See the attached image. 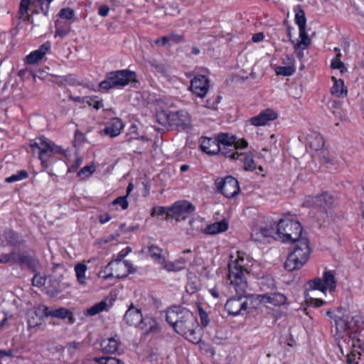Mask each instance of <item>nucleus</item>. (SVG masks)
Returning <instances> with one entry per match:
<instances>
[{
    "mask_svg": "<svg viewBox=\"0 0 364 364\" xmlns=\"http://www.w3.org/2000/svg\"><path fill=\"white\" fill-rule=\"evenodd\" d=\"M45 279L39 274H36L32 279V284L36 287H41L44 285Z\"/></svg>",
    "mask_w": 364,
    "mask_h": 364,
    "instance_id": "obj_54",
    "label": "nucleus"
},
{
    "mask_svg": "<svg viewBox=\"0 0 364 364\" xmlns=\"http://www.w3.org/2000/svg\"><path fill=\"white\" fill-rule=\"evenodd\" d=\"M108 267V264L105 267V269L101 271L100 274V276L105 280H107L109 279L114 277V270L111 267L109 269H107Z\"/></svg>",
    "mask_w": 364,
    "mask_h": 364,
    "instance_id": "obj_52",
    "label": "nucleus"
},
{
    "mask_svg": "<svg viewBox=\"0 0 364 364\" xmlns=\"http://www.w3.org/2000/svg\"><path fill=\"white\" fill-rule=\"evenodd\" d=\"M262 284L263 286L267 284L269 288L272 290L274 289L276 287L274 279L269 277L264 278L262 281Z\"/></svg>",
    "mask_w": 364,
    "mask_h": 364,
    "instance_id": "obj_55",
    "label": "nucleus"
},
{
    "mask_svg": "<svg viewBox=\"0 0 364 364\" xmlns=\"http://www.w3.org/2000/svg\"><path fill=\"white\" fill-rule=\"evenodd\" d=\"M200 147L201 150L208 155H215L219 154L220 146L215 138H209L201 136L199 139Z\"/></svg>",
    "mask_w": 364,
    "mask_h": 364,
    "instance_id": "obj_20",
    "label": "nucleus"
},
{
    "mask_svg": "<svg viewBox=\"0 0 364 364\" xmlns=\"http://www.w3.org/2000/svg\"><path fill=\"white\" fill-rule=\"evenodd\" d=\"M136 328L141 330L144 333L148 334L149 333L156 331L158 329V324L156 320L152 318L142 317L141 323Z\"/></svg>",
    "mask_w": 364,
    "mask_h": 364,
    "instance_id": "obj_28",
    "label": "nucleus"
},
{
    "mask_svg": "<svg viewBox=\"0 0 364 364\" xmlns=\"http://www.w3.org/2000/svg\"><path fill=\"white\" fill-rule=\"evenodd\" d=\"M237 295V296L229 299L225 303V309L229 315L243 314L242 311H246L247 309V302L244 299V294Z\"/></svg>",
    "mask_w": 364,
    "mask_h": 364,
    "instance_id": "obj_15",
    "label": "nucleus"
},
{
    "mask_svg": "<svg viewBox=\"0 0 364 364\" xmlns=\"http://www.w3.org/2000/svg\"><path fill=\"white\" fill-rule=\"evenodd\" d=\"M122 128V122L119 118H114L105 127V133L111 137H114L120 134Z\"/></svg>",
    "mask_w": 364,
    "mask_h": 364,
    "instance_id": "obj_27",
    "label": "nucleus"
},
{
    "mask_svg": "<svg viewBox=\"0 0 364 364\" xmlns=\"http://www.w3.org/2000/svg\"><path fill=\"white\" fill-rule=\"evenodd\" d=\"M75 12L70 8H64L60 11L59 16L61 18L70 20L74 17Z\"/></svg>",
    "mask_w": 364,
    "mask_h": 364,
    "instance_id": "obj_47",
    "label": "nucleus"
},
{
    "mask_svg": "<svg viewBox=\"0 0 364 364\" xmlns=\"http://www.w3.org/2000/svg\"><path fill=\"white\" fill-rule=\"evenodd\" d=\"M332 80L334 82L333 87L331 89L332 95L338 97H344L347 94V90L344 85L343 80H336L335 77H332Z\"/></svg>",
    "mask_w": 364,
    "mask_h": 364,
    "instance_id": "obj_34",
    "label": "nucleus"
},
{
    "mask_svg": "<svg viewBox=\"0 0 364 364\" xmlns=\"http://www.w3.org/2000/svg\"><path fill=\"white\" fill-rule=\"evenodd\" d=\"M302 228L297 221L281 219L277 224V234L284 242H294L301 237Z\"/></svg>",
    "mask_w": 364,
    "mask_h": 364,
    "instance_id": "obj_10",
    "label": "nucleus"
},
{
    "mask_svg": "<svg viewBox=\"0 0 364 364\" xmlns=\"http://www.w3.org/2000/svg\"><path fill=\"white\" fill-rule=\"evenodd\" d=\"M28 173L26 171L21 170V171H18L17 173L13 174L10 177L6 178V181L7 183H12V182H15L17 181H21L22 179L26 178L28 177Z\"/></svg>",
    "mask_w": 364,
    "mask_h": 364,
    "instance_id": "obj_44",
    "label": "nucleus"
},
{
    "mask_svg": "<svg viewBox=\"0 0 364 364\" xmlns=\"http://www.w3.org/2000/svg\"><path fill=\"white\" fill-rule=\"evenodd\" d=\"M50 46L48 42L43 44L39 49L36 50L33 52H31L26 57V61L28 64H35L37 62H38L40 60H41L48 50L50 49Z\"/></svg>",
    "mask_w": 364,
    "mask_h": 364,
    "instance_id": "obj_26",
    "label": "nucleus"
},
{
    "mask_svg": "<svg viewBox=\"0 0 364 364\" xmlns=\"http://www.w3.org/2000/svg\"><path fill=\"white\" fill-rule=\"evenodd\" d=\"M186 260L183 258L178 259L173 262H166L162 259L161 264L168 272H178L185 268Z\"/></svg>",
    "mask_w": 364,
    "mask_h": 364,
    "instance_id": "obj_32",
    "label": "nucleus"
},
{
    "mask_svg": "<svg viewBox=\"0 0 364 364\" xmlns=\"http://www.w3.org/2000/svg\"><path fill=\"white\" fill-rule=\"evenodd\" d=\"M42 315H38L37 311H30L28 314V326L29 328L38 326L42 322Z\"/></svg>",
    "mask_w": 364,
    "mask_h": 364,
    "instance_id": "obj_38",
    "label": "nucleus"
},
{
    "mask_svg": "<svg viewBox=\"0 0 364 364\" xmlns=\"http://www.w3.org/2000/svg\"><path fill=\"white\" fill-rule=\"evenodd\" d=\"M93 360L98 364H124L120 359L114 357H95Z\"/></svg>",
    "mask_w": 364,
    "mask_h": 364,
    "instance_id": "obj_41",
    "label": "nucleus"
},
{
    "mask_svg": "<svg viewBox=\"0 0 364 364\" xmlns=\"http://www.w3.org/2000/svg\"><path fill=\"white\" fill-rule=\"evenodd\" d=\"M29 145L33 155L36 150H38V159L43 166H47L46 161L48 158L55 154L60 153L61 151L59 146L43 136L31 140Z\"/></svg>",
    "mask_w": 364,
    "mask_h": 364,
    "instance_id": "obj_9",
    "label": "nucleus"
},
{
    "mask_svg": "<svg viewBox=\"0 0 364 364\" xmlns=\"http://www.w3.org/2000/svg\"><path fill=\"white\" fill-rule=\"evenodd\" d=\"M228 228V223L225 220L214 223L205 228V233L215 235L226 231Z\"/></svg>",
    "mask_w": 364,
    "mask_h": 364,
    "instance_id": "obj_33",
    "label": "nucleus"
},
{
    "mask_svg": "<svg viewBox=\"0 0 364 364\" xmlns=\"http://www.w3.org/2000/svg\"><path fill=\"white\" fill-rule=\"evenodd\" d=\"M21 243V240H20L18 235L13 230H6L0 236V245L3 247H16L20 245Z\"/></svg>",
    "mask_w": 364,
    "mask_h": 364,
    "instance_id": "obj_25",
    "label": "nucleus"
},
{
    "mask_svg": "<svg viewBox=\"0 0 364 364\" xmlns=\"http://www.w3.org/2000/svg\"><path fill=\"white\" fill-rule=\"evenodd\" d=\"M113 205H119L122 210L127 209L129 206L128 201L127 200V196H119L112 201Z\"/></svg>",
    "mask_w": 364,
    "mask_h": 364,
    "instance_id": "obj_48",
    "label": "nucleus"
},
{
    "mask_svg": "<svg viewBox=\"0 0 364 364\" xmlns=\"http://www.w3.org/2000/svg\"><path fill=\"white\" fill-rule=\"evenodd\" d=\"M107 310V303L105 301H101L100 302L95 304L90 308L87 309L85 312V316H93L103 311Z\"/></svg>",
    "mask_w": 364,
    "mask_h": 364,
    "instance_id": "obj_37",
    "label": "nucleus"
},
{
    "mask_svg": "<svg viewBox=\"0 0 364 364\" xmlns=\"http://www.w3.org/2000/svg\"><path fill=\"white\" fill-rule=\"evenodd\" d=\"M142 317L141 311L132 305L126 311L124 318L129 326L137 327L141 323Z\"/></svg>",
    "mask_w": 364,
    "mask_h": 364,
    "instance_id": "obj_24",
    "label": "nucleus"
},
{
    "mask_svg": "<svg viewBox=\"0 0 364 364\" xmlns=\"http://www.w3.org/2000/svg\"><path fill=\"white\" fill-rule=\"evenodd\" d=\"M331 67L333 69L340 70L341 73H343L347 71V68H346L344 63L341 60H336L333 59L331 63Z\"/></svg>",
    "mask_w": 364,
    "mask_h": 364,
    "instance_id": "obj_49",
    "label": "nucleus"
},
{
    "mask_svg": "<svg viewBox=\"0 0 364 364\" xmlns=\"http://www.w3.org/2000/svg\"><path fill=\"white\" fill-rule=\"evenodd\" d=\"M116 337L117 336L102 341L101 347L103 352L114 353L117 350L119 341L117 339Z\"/></svg>",
    "mask_w": 364,
    "mask_h": 364,
    "instance_id": "obj_29",
    "label": "nucleus"
},
{
    "mask_svg": "<svg viewBox=\"0 0 364 364\" xmlns=\"http://www.w3.org/2000/svg\"><path fill=\"white\" fill-rule=\"evenodd\" d=\"M244 164V169L245 171H252L256 168V165L253 159V156L250 152L239 153L237 159Z\"/></svg>",
    "mask_w": 364,
    "mask_h": 364,
    "instance_id": "obj_31",
    "label": "nucleus"
},
{
    "mask_svg": "<svg viewBox=\"0 0 364 364\" xmlns=\"http://www.w3.org/2000/svg\"><path fill=\"white\" fill-rule=\"evenodd\" d=\"M248 145V143L246 140L245 139H240L237 141H235V147H236V149L237 151L240 149H245L247 146Z\"/></svg>",
    "mask_w": 364,
    "mask_h": 364,
    "instance_id": "obj_62",
    "label": "nucleus"
},
{
    "mask_svg": "<svg viewBox=\"0 0 364 364\" xmlns=\"http://www.w3.org/2000/svg\"><path fill=\"white\" fill-rule=\"evenodd\" d=\"M309 289L311 290H319L325 292L326 289L334 291L336 287L335 277L332 272L326 271L323 278L317 277L309 282Z\"/></svg>",
    "mask_w": 364,
    "mask_h": 364,
    "instance_id": "obj_13",
    "label": "nucleus"
},
{
    "mask_svg": "<svg viewBox=\"0 0 364 364\" xmlns=\"http://www.w3.org/2000/svg\"><path fill=\"white\" fill-rule=\"evenodd\" d=\"M335 324L337 331L357 333L364 327V321L360 314H343L338 310L335 316Z\"/></svg>",
    "mask_w": 364,
    "mask_h": 364,
    "instance_id": "obj_5",
    "label": "nucleus"
},
{
    "mask_svg": "<svg viewBox=\"0 0 364 364\" xmlns=\"http://www.w3.org/2000/svg\"><path fill=\"white\" fill-rule=\"evenodd\" d=\"M30 4H31L30 0H21V1L20 6H19V11H18L20 18H23V16L27 14L28 10L30 6Z\"/></svg>",
    "mask_w": 364,
    "mask_h": 364,
    "instance_id": "obj_46",
    "label": "nucleus"
},
{
    "mask_svg": "<svg viewBox=\"0 0 364 364\" xmlns=\"http://www.w3.org/2000/svg\"><path fill=\"white\" fill-rule=\"evenodd\" d=\"M338 347L341 353L346 357L348 364H358V360L360 359L363 350L359 339L348 334L338 341Z\"/></svg>",
    "mask_w": 364,
    "mask_h": 364,
    "instance_id": "obj_6",
    "label": "nucleus"
},
{
    "mask_svg": "<svg viewBox=\"0 0 364 364\" xmlns=\"http://www.w3.org/2000/svg\"><path fill=\"white\" fill-rule=\"evenodd\" d=\"M168 43H178L184 41V36L183 35H178L176 33H170L168 36Z\"/></svg>",
    "mask_w": 364,
    "mask_h": 364,
    "instance_id": "obj_53",
    "label": "nucleus"
},
{
    "mask_svg": "<svg viewBox=\"0 0 364 364\" xmlns=\"http://www.w3.org/2000/svg\"><path fill=\"white\" fill-rule=\"evenodd\" d=\"M215 186L218 193L228 198L237 196L240 192L239 183L232 176L217 178Z\"/></svg>",
    "mask_w": 364,
    "mask_h": 364,
    "instance_id": "obj_11",
    "label": "nucleus"
},
{
    "mask_svg": "<svg viewBox=\"0 0 364 364\" xmlns=\"http://www.w3.org/2000/svg\"><path fill=\"white\" fill-rule=\"evenodd\" d=\"M277 117L278 114L276 112L270 108H267L260 112L258 115L250 118V122L252 125L256 127L264 126L269 122L275 120Z\"/></svg>",
    "mask_w": 364,
    "mask_h": 364,
    "instance_id": "obj_19",
    "label": "nucleus"
},
{
    "mask_svg": "<svg viewBox=\"0 0 364 364\" xmlns=\"http://www.w3.org/2000/svg\"><path fill=\"white\" fill-rule=\"evenodd\" d=\"M219 154L232 160H236L239 152L237 151L235 144L232 146H221Z\"/></svg>",
    "mask_w": 364,
    "mask_h": 364,
    "instance_id": "obj_39",
    "label": "nucleus"
},
{
    "mask_svg": "<svg viewBox=\"0 0 364 364\" xmlns=\"http://www.w3.org/2000/svg\"><path fill=\"white\" fill-rule=\"evenodd\" d=\"M86 102L90 105L95 108L96 109H99L102 107L103 103L102 101L97 100V97H88Z\"/></svg>",
    "mask_w": 364,
    "mask_h": 364,
    "instance_id": "obj_51",
    "label": "nucleus"
},
{
    "mask_svg": "<svg viewBox=\"0 0 364 364\" xmlns=\"http://www.w3.org/2000/svg\"><path fill=\"white\" fill-rule=\"evenodd\" d=\"M95 171V168L93 165L85 166L79 171L77 176L81 177L82 179H85L90 177Z\"/></svg>",
    "mask_w": 364,
    "mask_h": 364,
    "instance_id": "obj_43",
    "label": "nucleus"
},
{
    "mask_svg": "<svg viewBox=\"0 0 364 364\" xmlns=\"http://www.w3.org/2000/svg\"><path fill=\"white\" fill-rule=\"evenodd\" d=\"M336 200L333 195L328 192H323L316 196H309L305 198L303 203L304 207L315 208L321 213V218L327 217L329 210L334 208Z\"/></svg>",
    "mask_w": 364,
    "mask_h": 364,
    "instance_id": "obj_7",
    "label": "nucleus"
},
{
    "mask_svg": "<svg viewBox=\"0 0 364 364\" xmlns=\"http://www.w3.org/2000/svg\"><path fill=\"white\" fill-rule=\"evenodd\" d=\"M156 122L164 127H176L178 129L186 130L192 127L191 115L186 110H179L172 112L161 109L155 115Z\"/></svg>",
    "mask_w": 364,
    "mask_h": 364,
    "instance_id": "obj_2",
    "label": "nucleus"
},
{
    "mask_svg": "<svg viewBox=\"0 0 364 364\" xmlns=\"http://www.w3.org/2000/svg\"><path fill=\"white\" fill-rule=\"evenodd\" d=\"M168 43H168V36H163L161 38H157L155 41V44L156 45L161 44L162 46H166V45H167Z\"/></svg>",
    "mask_w": 364,
    "mask_h": 364,
    "instance_id": "obj_64",
    "label": "nucleus"
},
{
    "mask_svg": "<svg viewBox=\"0 0 364 364\" xmlns=\"http://www.w3.org/2000/svg\"><path fill=\"white\" fill-rule=\"evenodd\" d=\"M112 268L114 270V277L122 279L128 276L130 273H134L135 269L129 261L110 262L108 264L107 269Z\"/></svg>",
    "mask_w": 364,
    "mask_h": 364,
    "instance_id": "obj_18",
    "label": "nucleus"
},
{
    "mask_svg": "<svg viewBox=\"0 0 364 364\" xmlns=\"http://www.w3.org/2000/svg\"><path fill=\"white\" fill-rule=\"evenodd\" d=\"M161 252L162 250L156 245H151L149 247V255L155 260H159V263L162 259H164L161 257Z\"/></svg>",
    "mask_w": 364,
    "mask_h": 364,
    "instance_id": "obj_42",
    "label": "nucleus"
},
{
    "mask_svg": "<svg viewBox=\"0 0 364 364\" xmlns=\"http://www.w3.org/2000/svg\"><path fill=\"white\" fill-rule=\"evenodd\" d=\"M10 256V253L8 254H2L0 255V264H5L8 262H11V259Z\"/></svg>",
    "mask_w": 364,
    "mask_h": 364,
    "instance_id": "obj_63",
    "label": "nucleus"
},
{
    "mask_svg": "<svg viewBox=\"0 0 364 364\" xmlns=\"http://www.w3.org/2000/svg\"><path fill=\"white\" fill-rule=\"evenodd\" d=\"M308 141L309 146L315 151L321 150L324 146L323 137L316 133L309 135Z\"/></svg>",
    "mask_w": 364,
    "mask_h": 364,
    "instance_id": "obj_35",
    "label": "nucleus"
},
{
    "mask_svg": "<svg viewBox=\"0 0 364 364\" xmlns=\"http://www.w3.org/2000/svg\"><path fill=\"white\" fill-rule=\"evenodd\" d=\"M109 7L107 5H102L99 7L98 14L100 16L105 17L108 15Z\"/></svg>",
    "mask_w": 364,
    "mask_h": 364,
    "instance_id": "obj_60",
    "label": "nucleus"
},
{
    "mask_svg": "<svg viewBox=\"0 0 364 364\" xmlns=\"http://www.w3.org/2000/svg\"><path fill=\"white\" fill-rule=\"evenodd\" d=\"M257 296L261 302L269 303L274 306H282L286 304L287 300V296L281 293H267Z\"/></svg>",
    "mask_w": 364,
    "mask_h": 364,
    "instance_id": "obj_22",
    "label": "nucleus"
},
{
    "mask_svg": "<svg viewBox=\"0 0 364 364\" xmlns=\"http://www.w3.org/2000/svg\"><path fill=\"white\" fill-rule=\"evenodd\" d=\"M11 262L19 265L26 264L28 267H33L35 266V259L31 255L26 252L20 253L16 251H12L10 252Z\"/></svg>",
    "mask_w": 364,
    "mask_h": 364,
    "instance_id": "obj_23",
    "label": "nucleus"
},
{
    "mask_svg": "<svg viewBox=\"0 0 364 364\" xmlns=\"http://www.w3.org/2000/svg\"><path fill=\"white\" fill-rule=\"evenodd\" d=\"M14 350L9 349V350H0V358L2 359L4 357L12 358L14 354Z\"/></svg>",
    "mask_w": 364,
    "mask_h": 364,
    "instance_id": "obj_59",
    "label": "nucleus"
},
{
    "mask_svg": "<svg viewBox=\"0 0 364 364\" xmlns=\"http://www.w3.org/2000/svg\"><path fill=\"white\" fill-rule=\"evenodd\" d=\"M70 31L69 28H57L55 30V36H60V38H63L67 36Z\"/></svg>",
    "mask_w": 364,
    "mask_h": 364,
    "instance_id": "obj_56",
    "label": "nucleus"
},
{
    "mask_svg": "<svg viewBox=\"0 0 364 364\" xmlns=\"http://www.w3.org/2000/svg\"><path fill=\"white\" fill-rule=\"evenodd\" d=\"M189 312L190 311L185 308L173 306L166 311V320L175 330L176 324H179V322L183 321Z\"/></svg>",
    "mask_w": 364,
    "mask_h": 364,
    "instance_id": "obj_17",
    "label": "nucleus"
},
{
    "mask_svg": "<svg viewBox=\"0 0 364 364\" xmlns=\"http://www.w3.org/2000/svg\"><path fill=\"white\" fill-rule=\"evenodd\" d=\"M295 22L299 26V38L301 40L297 43L294 44V47L295 50L299 48L304 50L311 43V40L309 38L306 31V19L303 10L301 9L296 14Z\"/></svg>",
    "mask_w": 364,
    "mask_h": 364,
    "instance_id": "obj_14",
    "label": "nucleus"
},
{
    "mask_svg": "<svg viewBox=\"0 0 364 364\" xmlns=\"http://www.w3.org/2000/svg\"><path fill=\"white\" fill-rule=\"evenodd\" d=\"M288 59V65L278 66L275 68V72L277 75L290 76L295 73L294 60L289 55H287Z\"/></svg>",
    "mask_w": 364,
    "mask_h": 364,
    "instance_id": "obj_30",
    "label": "nucleus"
},
{
    "mask_svg": "<svg viewBox=\"0 0 364 364\" xmlns=\"http://www.w3.org/2000/svg\"><path fill=\"white\" fill-rule=\"evenodd\" d=\"M292 250L284 263V268L289 272L300 269L309 259L311 253L309 240L301 237L293 242Z\"/></svg>",
    "mask_w": 364,
    "mask_h": 364,
    "instance_id": "obj_1",
    "label": "nucleus"
},
{
    "mask_svg": "<svg viewBox=\"0 0 364 364\" xmlns=\"http://www.w3.org/2000/svg\"><path fill=\"white\" fill-rule=\"evenodd\" d=\"M41 7V10L45 16H48V11H49V6L48 4H47L46 0H43L42 1H40L38 4H37Z\"/></svg>",
    "mask_w": 364,
    "mask_h": 364,
    "instance_id": "obj_61",
    "label": "nucleus"
},
{
    "mask_svg": "<svg viewBox=\"0 0 364 364\" xmlns=\"http://www.w3.org/2000/svg\"><path fill=\"white\" fill-rule=\"evenodd\" d=\"M136 73L128 70H121L107 73L106 79L100 83V87L108 90L116 87H124L134 81Z\"/></svg>",
    "mask_w": 364,
    "mask_h": 364,
    "instance_id": "obj_8",
    "label": "nucleus"
},
{
    "mask_svg": "<svg viewBox=\"0 0 364 364\" xmlns=\"http://www.w3.org/2000/svg\"><path fill=\"white\" fill-rule=\"evenodd\" d=\"M277 233L274 228H261L259 232H255V235L257 236L260 234L264 238L272 237L274 235Z\"/></svg>",
    "mask_w": 364,
    "mask_h": 364,
    "instance_id": "obj_45",
    "label": "nucleus"
},
{
    "mask_svg": "<svg viewBox=\"0 0 364 364\" xmlns=\"http://www.w3.org/2000/svg\"><path fill=\"white\" fill-rule=\"evenodd\" d=\"M167 213V210L164 208V207H162V206H159V207H154L153 209H152V213H151V215H162L164 214H166Z\"/></svg>",
    "mask_w": 364,
    "mask_h": 364,
    "instance_id": "obj_57",
    "label": "nucleus"
},
{
    "mask_svg": "<svg viewBox=\"0 0 364 364\" xmlns=\"http://www.w3.org/2000/svg\"><path fill=\"white\" fill-rule=\"evenodd\" d=\"M190 88L193 93L203 98L209 89V80L205 75H196L191 80Z\"/></svg>",
    "mask_w": 364,
    "mask_h": 364,
    "instance_id": "obj_16",
    "label": "nucleus"
},
{
    "mask_svg": "<svg viewBox=\"0 0 364 364\" xmlns=\"http://www.w3.org/2000/svg\"><path fill=\"white\" fill-rule=\"evenodd\" d=\"M198 311H199V316H200V318L201 326L203 327H206L209 324V322H210L208 315L202 308H199Z\"/></svg>",
    "mask_w": 364,
    "mask_h": 364,
    "instance_id": "obj_50",
    "label": "nucleus"
},
{
    "mask_svg": "<svg viewBox=\"0 0 364 364\" xmlns=\"http://www.w3.org/2000/svg\"><path fill=\"white\" fill-rule=\"evenodd\" d=\"M218 145L221 146H232L235 144L236 137L228 133H220L216 137Z\"/></svg>",
    "mask_w": 364,
    "mask_h": 364,
    "instance_id": "obj_36",
    "label": "nucleus"
},
{
    "mask_svg": "<svg viewBox=\"0 0 364 364\" xmlns=\"http://www.w3.org/2000/svg\"><path fill=\"white\" fill-rule=\"evenodd\" d=\"M195 210L196 207L189 201L179 200L167 209L166 218H171L176 221L184 220Z\"/></svg>",
    "mask_w": 364,
    "mask_h": 364,
    "instance_id": "obj_12",
    "label": "nucleus"
},
{
    "mask_svg": "<svg viewBox=\"0 0 364 364\" xmlns=\"http://www.w3.org/2000/svg\"><path fill=\"white\" fill-rule=\"evenodd\" d=\"M43 313L46 317L52 316L59 318H68L70 323H73L75 322V318L73 316L72 312L63 307L51 309L47 306H43Z\"/></svg>",
    "mask_w": 364,
    "mask_h": 364,
    "instance_id": "obj_21",
    "label": "nucleus"
},
{
    "mask_svg": "<svg viewBox=\"0 0 364 364\" xmlns=\"http://www.w3.org/2000/svg\"><path fill=\"white\" fill-rule=\"evenodd\" d=\"M238 259L231 261L228 264V279L234 287L237 294H245L247 288V282L245 274H247V269L240 264L243 259L238 257Z\"/></svg>",
    "mask_w": 364,
    "mask_h": 364,
    "instance_id": "obj_4",
    "label": "nucleus"
},
{
    "mask_svg": "<svg viewBox=\"0 0 364 364\" xmlns=\"http://www.w3.org/2000/svg\"><path fill=\"white\" fill-rule=\"evenodd\" d=\"M174 331L193 344H198L202 341L203 330L191 311L187 314L179 324H176Z\"/></svg>",
    "mask_w": 364,
    "mask_h": 364,
    "instance_id": "obj_3",
    "label": "nucleus"
},
{
    "mask_svg": "<svg viewBox=\"0 0 364 364\" xmlns=\"http://www.w3.org/2000/svg\"><path fill=\"white\" fill-rule=\"evenodd\" d=\"M87 266L82 263H78L75 267L77 279L80 284L85 283V272Z\"/></svg>",
    "mask_w": 364,
    "mask_h": 364,
    "instance_id": "obj_40",
    "label": "nucleus"
},
{
    "mask_svg": "<svg viewBox=\"0 0 364 364\" xmlns=\"http://www.w3.org/2000/svg\"><path fill=\"white\" fill-rule=\"evenodd\" d=\"M80 343L76 341L68 343L66 346L70 353H73L75 350L79 349Z\"/></svg>",
    "mask_w": 364,
    "mask_h": 364,
    "instance_id": "obj_58",
    "label": "nucleus"
}]
</instances>
